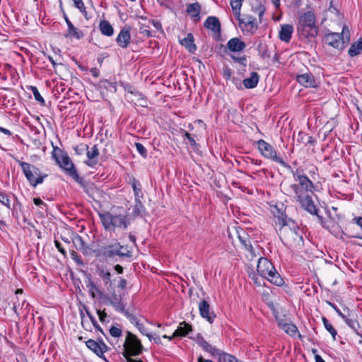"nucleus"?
Segmentation results:
<instances>
[{
    "mask_svg": "<svg viewBox=\"0 0 362 362\" xmlns=\"http://www.w3.org/2000/svg\"><path fill=\"white\" fill-rule=\"evenodd\" d=\"M135 146L137 151L142 156V157L146 158L147 151L146 148L140 143H136Z\"/></svg>",
    "mask_w": 362,
    "mask_h": 362,
    "instance_id": "nucleus-47",
    "label": "nucleus"
},
{
    "mask_svg": "<svg viewBox=\"0 0 362 362\" xmlns=\"http://www.w3.org/2000/svg\"><path fill=\"white\" fill-rule=\"evenodd\" d=\"M302 231L295 225H283L279 229V236L283 243L290 247H298L303 245Z\"/></svg>",
    "mask_w": 362,
    "mask_h": 362,
    "instance_id": "nucleus-1",
    "label": "nucleus"
},
{
    "mask_svg": "<svg viewBox=\"0 0 362 362\" xmlns=\"http://www.w3.org/2000/svg\"><path fill=\"white\" fill-rule=\"evenodd\" d=\"M88 146L86 144H81L76 146L74 148L75 152L78 155H82L86 150H88Z\"/></svg>",
    "mask_w": 362,
    "mask_h": 362,
    "instance_id": "nucleus-46",
    "label": "nucleus"
},
{
    "mask_svg": "<svg viewBox=\"0 0 362 362\" xmlns=\"http://www.w3.org/2000/svg\"><path fill=\"white\" fill-rule=\"evenodd\" d=\"M100 220L105 229L111 230L115 228L125 230L130 224L127 215L124 214H113L106 212L100 214Z\"/></svg>",
    "mask_w": 362,
    "mask_h": 362,
    "instance_id": "nucleus-4",
    "label": "nucleus"
},
{
    "mask_svg": "<svg viewBox=\"0 0 362 362\" xmlns=\"http://www.w3.org/2000/svg\"><path fill=\"white\" fill-rule=\"evenodd\" d=\"M54 244H55V246L58 249V250L63 255H66V251L64 249V247L62 246V244L58 241V240H55L54 241Z\"/></svg>",
    "mask_w": 362,
    "mask_h": 362,
    "instance_id": "nucleus-54",
    "label": "nucleus"
},
{
    "mask_svg": "<svg viewBox=\"0 0 362 362\" xmlns=\"http://www.w3.org/2000/svg\"><path fill=\"white\" fill-rule=\"evenodd\" d=\"M35 99L38 101L41 105H44L45 102L43 98L41 96L40 93H39L37 88L35 86H31L30 88Z\"/></svg>",
    "mask_w": 362,
    "mask_h": 362,
    "instance_id": "nucleus-43",
    "label": "nucleus"
},
{
    "mask_svg": "<svg viewBox=\"0 0 362 362\" xmlns=\"http://www.w3.org/2000/svg\"><path fill=\"white\" fill-rule=\"evenodd\" d=\"M349 31L345 26L343 28L341 34L339 33H328L325 37V42L336 49H341L344 45L349 40Z\"/></svg>",
    "mask_w": 362,
    "mask_h": 362,
    "instance_id": "nucleus-8",
    "label": "nucleus"
},
{
    "mask_svg": "<svg viewBox=\"0 0 362 362\" xmlns=\"http://www.w3.org/2000/svg\"><path fill=\"white\" fill-rule=\"evenodd\" d=\"M322 322L325 329L331 334L334 340L336 339V335L337 334V330L333 327L332 324L328 321L326 317H322Z\"/></svg>",
    "mask_w": 362,
    "mask_h": 362,
    "instance_id": "nucleus-39",
    "label": "nucleus"
},
{
    "mask_svg": "<svg viewBox=\"0 0 362 362\" xmlns=\"http://www.w3.org/2000/svg\"><path fill=\"white\" fill-rule=\"evenodd\" d=\"M86 344L87 347L95 353L98 356L101 357L107 351V346L104 343L99 344L93 339H89Z\"/></svg>",
    "mask_w": 362,
    "mask_h": 362,
    "instance_id": "nucleus-21",
    "label": "nucleus"
},
{
    "mask_svg": "<svg viewBox=\"0 0 362 362\" xmlns=\"http://www.w3.org/2000/svg\"><path fill=\"white\" fill-rule=\"evenodd\" d=\"M33 202L37 206H40L41 204H44L43 202L40 198H34Z\"/></svg>",
    "mask_w": 362,
    "mask_h": 362,
    "instance_id": "nucleus-61",
    "label": "nucleus"
},
{
    "mask_svg": "<svg viewBox=\"0 0 362 362\" xmlns=\"http://www.w3.org/2000/svg\"><path fill=\"white\" fill-rule=\"evenodd\" d=\"M186 11L192 18H194L195 21H200L201 5L199 3L196 2L188 4Z\"/></svg>",
    "mask_w": 362,
    "mask_h": 362,
    "instance_id": "nucleus-24",
    "label": "nucleus"
},
{
    "mask_svg": "<svg viewBox=\"0 0 362 362\" xmlns=\"http://www.w3.org/2000/svg\"><path fill=\"white\" fill-rule=\"evenodd\" d=\"M107 300H108L110 305L115 308L119 312L124 313V305L122 301L121 295H118L115 293V291L111 292L110 296L105 297Z\"/></svg>",
    "mask_w": 362,
    "mask_h": 362,
    "instance_id": "nucleus-16",
    "label": "nucleus"
},
{
    "mask_svg": "<svg viewBox=\"0 0 362 362\" xmlns=\"http://www.w3.org/2000/svg\"><path fill=\"white\" fill-rule=\"evenodd\" d=\"M86 286L93 298L98 297L99 298H103L105 297L103 292L90 279L88 280Z\"/></svg>",
    "mask_w": 362,
    "mask_h": 362,
    "instance_id": "nucleus-27",
    "label": "nucleus"
},
{
    "mask_svg": "<svg viewBox=\"0 0 362 362\" xmlns=\"http://www.w3.org/2000/svg\"><path fill=\"white\" fill-rule=\"evenodd\" d=\"M295 180L298 182V184H291L288 186H284L286 193H293L294 195H296L302 193H312L313 192L314 185L306 175Z\"/></svg>",
    "mask_w": 362,
    "mask_h": 362,
    "instance_id": "nucleus-6",
    "label": "nucleus"
},
{
    "mask_svg": "<svg viewBox=\"0 0 362 362\" xmlns=\"http://www.w3.org/2000/svg\"><path fill=\"white\" fill-rule=\"evenodd\" d=\"M193 42L194 37L191 33L187 34L186 37L180 40L181 45L185 46L190 52H194L197 48Z\"/></svg>",
    "mask_w": 362,
    "mask_h": 362,
    "instance_id": "nucleus-29",
    "label": "nucleus"
},
{
    "mask_svg": "<svg viewBox=\"0 0 362 362\" xmlns=\"http://www.w3.org/2000/svg\"><path fill=\"white\" fill-rule=\"evenodd\" d=\"M362 51V39L354 43L349 49V54L351 57L356 56L361 54Z\"/></svg>",
    "mask_w": 362,
    "mask_h": 362,
    "instance_id": "nucleus-34",
    "label": "nucleus"
},
{
    "mask_svg": "<svg viewBox=\"0 0 362 362\" xmlns=\"http://www.w3.org/2000/svg\"><path fill=\"white\" fill-rule=\"evenodd\" d=\"M150 23H151V21H148V22H146V23L139 22L140 33L143 34L145 37H149L151 36V33L149 30V28H150L149 24Z\"/></svg>",
    "mask_w": 362,
    "mask_h": 362,
    "instance_id": "nucleus-37",
    "label": "nucleus"
},
{
    "mask_svg": "<svg viewBox=\"0 0 362 362\" xmlns=\"http://www.w3.org/2000/svg\"><path fill=\"white\" fill-rule=\"evenodd\" d=\"M0 132L8 136L11 135V132L8 129L1 127H0Z\"/></svg>",
    "mask_w": 362,
    "mask_h": 362,
    "instance_id": "nucleus-63",
    "label": "nucleus"
},
{
    "mask_svg": "<svg viewBox=\"0 0 362 362\" xmlns=\"http://www.w3.org/2000/svg\"><path fill=\"white\" fill-rule=\"evenodd\" d=\"M279 325L286 333L291 337H294L298 334V329L293 324L279 322Z\"/></svg>",
    "mask_w": 362,
    "mask_h": 362,
    "instance_id": "nucleus-30",
    "label": "nucleus"
},
{
    "mask_svg": "<svg viewBox=\"0 0 362 362\" xmlns=\"http://www.w3.org/2000/svg\"><path fill=\"white\" fill-rule=\"evenodd\" d=\"M204 26L214 34L220 35L221 30V23L217 17L209 16L204 23Z\"/></svg>",
    "mask_w": 362,
    "mask_h": 362,
    "instance_id": "nucleus-15",
    "label": "nucleus"
},
{
    "mask_svg": "<svg viewBox=\"0 0 362 362\" xmlns=\"http://www.w3.org/2000/svg\"><path fill=\"white\" fill-rule=\"evenodd\" d=\"M110 334L114 337H119L122 335V330L117 327L112 326L110 329Z\"/></svg>",
    "mask_w": 362,
    "mask_h": 362,
    "instance_id": "nucleus-50",
    "label": "nucleus"
},
{
    "mask_svg": "<svg viewBox=\"0 0 362 362\" xmlns=\"http://www.w3.org/2000/svg\"><path fill=\"white\" fill-rule=\"evenodd\" d=\"M115 269L118 274H122L123 272V267L119 264H117L115 267Z\"/></svg>",
    "mask_w": 362,
    "mask_h": 362,
    "instance_id": "nucleus-62",
    "label": "nucleus"
},
{
    "mask_svg": "<svg viewBox=\"0 0 362 362\" xmlns=\"http://www.w3.org/2000/svg\"><path fill=\"white\" fill-rule=\"evenodd\" d=\"M184 134H185V138L188 139V141H189L191 146L193 148V149L194 150L197 149L199 145L197 144V143L196 142L194 139L191 136V134L189 133H188L187 132H185Z\"/></svg>",
    "mask_w": 362,
    "mask_h": 362,
    "instance_id": "nucleus-44",
    "label": "nucleus"
},
{
    "mask_svg": "<svg viewBox=\"0 0 362 362\" xmlns=\"http://www.w3.org/2000/svg\"><path fill=\"white\" fill-rule=\"evenodd\" d=\"M0 202L6 206L8 209H11L10 199L8 196L0 192Z\"/></svg>",
    "mask_w": 362,
    "mask_h": 362,
    "instance_id": "nucleus-45",
    "label": "nucleus"
},
{
    "mask_svg": "<svg viewBox=\"0 0 362 362\" xmlns=\"http://www.w3.org/2000/svg\"><path fill=\"white\" fill-rule=\"evenodd\" d=\"M313 192L312 193H302L294 195L296 200L300 204L302 208L311 214H317V209L313 200Z\"/></svg>",
    "mask_w": 362,
    "mask_h": 362,
    "instance_id": "nucleus-11",
    "label": "nucleus"
},
{
    "mask_svg": "<svg viewBox=\"0 0 362 362\" xmlns=\"http://www.w3.org/2000/svg\"><path fill=\"white\" fill-rule=\"evenodd\" d=\"M136 327L142 334L146 335L150 341L152 340V335L147 332L146 329L142 324L139 323Z\"/></svg>",
    "mask_w": 362,
    "mask_h": 362,
    "instance_id": "nucleus-49",
    "label": "nucleus"
},
{
    "mask_svg": "<svg viewBox=\"0 0 362 362\" xmlns=\"http://www.w3.org/2000/svg\"><path fill=\"white\" fill-rule=\"evenodd\" d=\"M52 156L57 163L65 171V173L72 177L77 183L83 186V179L80 177L77 170L71 160L68 154L62 151L59 148H54L52 152Z\"/></svg>",
    "mask_w": 362,
    "mask_h": 362,
    "instance_id": "nucleus-2",
    "label": "nucleus"
},
{
    "mask_svg": "<svg viewBox=\"0 0 362 362\" xmlns=\"http://www.w3.org/2000/svg\"><path fill=\"white\" fill-rule=\"evenodd\" d=\"M86 156H87V160L85 161V163L90 166V167H94L98 163V158L99 156V150L97 146V145H94L93 147L88 150H86Z\"/></svg>",
    "mask_w": 362,
    "mask_h": 362,
    "instance_id": "nucleus-18",
    "label": "nucleus"
},
{
    "mask_svg": "<svg viewBox=\"0 0 362 362\" xmlns=\"http://www.w3.org/2000/svg\"><path fill=\"white\" fill-rule=\"evenodd\" d=\"M127 351L129 355L136 356L142 352L143 346L137 337L130 332H127L126 339L124 344Z\"/></svg>",
    "mask_w": 362,
    "mask_h": 362,
    "instance_id": "nucleus-10",
    "label": "nucleus"
},
{
    "mask_svg": "<svg viewBox=\"0 0 362 362\" xmlns=\"http://www.w3.org/2000/svg\"><path fill=\"white\" fill-rule=\"evenodd\" d=\"M199 344L203 349L211 353L212 355H216L218 354V350L216 348L213 347L205 340L200 341L199 342Z\"/></svg>",
    "mask_w": 362,
    "mask_h": 362,
    "instance_id": "nucleus-38",
    "label": "nucleus"
},
{
    "mask_svg": "<svg viewBox=\"0 0 362 362\" xmlns=\"http://www.w3.org/2000/svg\"><path fill=\"white\" fill-rule=\"evenodd\" d=\"M246 44L238 37H233L227 42V48L231 52H239L245 49Z\"/></svg>",
    "mask_w": 362,
    "mask_h": 362,
    "instance_id": "nucleus-20",
    "label": "nucleus"
},
{
    "mask_svg": "<svg viewBox=\"0 0 362 362\" xmlns=\"http://www.w3.org/2000/svg\"><path fill=\"white\" fill-rule=\"evenodd\" d=\"M332 305V308L336 310V312L339 314V315L340 317H341L344 320L346 318V315H344V313H342L341 312V310L337 308V306L334 305Z\"/></svg>",
    "mask_w": 362,
    "mask_h": 362,
    "instance_id": "nucleus-60",
    "label": "nucleus"
},
{
    "mask_svg": "<svg viewBox=\"0 0 362 362\" xmlns=\"http://www.w3.org/2000/svg\"><path fill=\"white\" fill-rule=\"evenodd\" d=\"M144 205L141 201V199H135V204L133 209V213L134 215H140L141 212L144 211Z\"/></svg>",
    "mask_w": 362,
    "mask_h": 362,
    "instance_id": "nucleus-42",
    "label": "nucleus"
},
{
    "mask_svg": "<svg viewBox=\"0 0 362 362\" xmlns=\"http://www.w3.org/2000/svg\"><path fill=\"white\" fill-rule=\"evenodd\" d=\"M238 238L245 250L248 251L250 253L247 257L250 258V259L256 257L255 249L251 244V241L248 235H245V236H241L240 234H238Z\"/></svg>",
    "mask_w": 362,
    "mask_h": 362,
    "instance_id": "nucleus-22",
    "label": "nucleus"
},
{
    "mask_svg": "<svg viewBox=\"0 0 362 362\" xmlns=\"http://www.w3.org/2000/svg\"><path fill=\"white\" fill-rule=\"evenodd\" d=\"M123 356L127 358V362H143L141 360H135L129 356V354L127 351L123 352Z\"/></svg>",
    "mask_w": 362,
    "mask_h": 362,
    "instance_id": "nucleus-55",
    "label": "nucleus"
},
{
    "mask_svg": "<svg viewBox=\"0 0 362 362\" xmlns=\"http://www.w3.org/2000/svg\"><path fill=\"white\" fill-rule=\"evenodd\" d=\"M18 163L21 167L25 177L33 187H36L38 184L42 183L44 177H47V175L42 176L40 170L33 165L20 160H18Z\"/></svg>",
    "mask_w": 362,
    "mask_h": 362,
    "instance_id": "nucleus-7",
    "label": "nucleus"
},
{
    "mask_svg": "<svg viewBox=\"0 0 362 362\" xmlns=\"http://www.w3.org/2000/svg\"><path fill=\"white\" fill-rule=\"evenodd\" d=\"M99 276L103 279L104 284L107 286V289H109L112 286L111 274L103 269L100 271Z\"/></svg>",
    "mask_w": 362,
    "mask_h": 362,
    "instance_id": "nucleus-36",
    "label": "nucleus"
},
{
    "mask_svg": "<svg viewBox=\"0 0 362 362\" xmlns=\"http://www.w3.org/2000/svg\"><path fill=\"white\" fill-rule=\"evenodd\" d=\"M293 175L295 180L304 176L303 169L302 168H297L295 171H293Z\"/></svg>",
    "mask_w": 362,
    "mask_h": 362,
    "instance_id": "nucleus-51",
    "label": "nucleus"
},
{
    "mask_svg": "<svg viewBox=\"0 0 362 362\" xmlns=\"http://www.w3.org/2000/svg\"><path fill=\"white\" fill-rule=\"evenodd\" d=\"M199 310L200 315L203 318L207 320L208 322L212 323L216 317L214 312L210 311V305L206 300H202L199 304Z\"/></svg>",
    "mask_w": 362,
    "mask_h": 362,
    "instance_id": "nucleus-14",
    "label": "nucleus"
},
{
    "mask_svg": "<svg viewBox=\"0 0 362 362\" xmlns=\"http://www.w3.org/2000/svg\"><path fill=\"white\" fill-rule=\"evenodd\" d=\"M118 247L119 243L116 241L112 244L100 247L98 252L105 258H112L115 256H117Z\"/></svg>",
    "mask_w": 362,
    "mask_h": 362,
    "instance_id": "nucleus-13",
    "label": "nucleus"
},
{
    "mask_svg": "<svg viewBox=\"0 0 362 362\" xmlns=\"http://www.w3.org/2000/svg\"><path fill=\"white\" fill-rule=\"evenodd\" d=\"M297 30L299 34L305 37L317 35V29L315 25V17L314 13L307 12L302 15L298 21Z\"/></svg>",
    "mask_w": 362,
    "mask_h": 362,
    "instance_id": "nucleus-5",
    "label": "nucleus"
},
{
    "mask_svg": "<svg viewBox=\"0 0 362 362\" xmlns=\"http://www.w3.org/2000/svg\"><path fill=\"white\" fill-rule=\"evenodd\" d=\"M74 2L75 6L79 9V11L82 13L86 14V7L84 6L83 2L82 0H73Z\"/></svg>",
    "mask_w": 362,
    "mask_h": 362,
    "instance_id": "nucleus-48",
    "label": "nucleus"
},
{
    "mask_svg": "<svg viewBox=\"0 0 362 362\" xmlns=\"http://www.w3.org/2000/svg\"><path fill=\"white\" fill-rule=\"evenodd\" d=\"M71 258L75 260L78 264H81L82 261L81 260L80 257H78L76 252L72 250L71 252Z\"/></svg>",
    "mask_w": 362,
    "mask_h": 362,
    "instance_id": "nucleus-53",
    "label": "nucleus"
},
{
    "mask_svg": "<svg viewBox=\"0 0 362 362\" xmlns=\"http://www.w3.org/2000/svg\"><path fill=\"white\" fill-rule=\"evenodd\" d=\"M232 58H233V59L235 62H238L240 64H245V62H246L245 57H232Z\"/></svg>",
    "mask_w": 362,
    "mask_h": 362,
    "instance_id": "nucleus-57",
    "label": "nucleus"
},
{
    "mask_svg": "<svg viewBox=\"0 0 362 362\" xmlns=\"http://www.w3.org/2000/svg\"><path fill=\"white\" fill-rule=\"evenodd\" d=\"M72 242L75 246V247L78 250L81 251L83 254L88 255L90 253V250L88 246H87L84 242V240L82 239V238L78 235H75L72 238Z\"/></svg>",
    "mask_w": 362,
    "mask_h": 362,
    "instance_id": "nucleus-25",
    "label": "nucleus"
},
{
    "mask_svg": "<svg viewBox=\"0 0 362 362\" xmlns=\"http://www.w3.org/2000/svg\"><path fill=\"white\" fill-rule=\"evenodd\" d=\"M297 81L306 88H314L317 86L316 81L310 73H305L297 76Z\"/></svg>",
    "mask_w": 362,
    "mask_h": 362,
    "instance_id": "nucleus-19",
    "label": "nucleus"
},
{
    "mask_svg": "<svg viewBox=\"0 0 362 362\" xmlns=\"http://www.w3.org/2000/svg\"><path fill=\"white\" fill-rule=\"evenodd\" d=\"M117 256L121 257H130L132 256V252L128 249L127 246H123L119 243Z\"/></svg>",
    "mask_w": 362,
    "mask_h": 362,
    "instance_id": "nucleus-40",
    "label": "nucleus"
},
{
    "mask_svg": "<svg viewBox=\"0 0 362 362\" xmlns=\"http://www.w3.org/2000/svg\"><path fill=\"white\" fill-rule=\"evenodd\" d=\"M118 286L122 289H124L127 286V280L124 279H121L119 282Z\"/></svg>",
    "mask_w": 362,
    "mask_h": 362,
    "instance_id": "nucleus-59",
    "label": "nucleus"
},
{
    "mask_svg": "<svg viewBox=\"0 0 362 362\" xmlns=\"http://www.w3.org/2000/svg\"><path fill=\"white\" fill-rule=\"evenodd\" d=\"M259 81V76L257 72H252L248 78L243 81L245 88L250 89L257 86Z\"/></svg>",
    "mask_w": 362,
    "mask_h": 362,
    "instance_id": "nucleus-26",
    "label": "nucleus"
},
{
    "mask_svg": "<svg viewBox=\"0 0 362 362\" xmlns=\"http://www.w3.org/2000/svg\"><path fill=\"white\" fill-rule=\"evenodd\" d=\"M293 31V28L291 25H282L279 33V39L285 42H288L291 38Z\"/></svg>",
    "mask_w": 362,
    "mask_h": 362,
    "instance_id": "nucleus-23",
    "label": "nucleus"
},
{
    "mask_svg": "<svg viewBox=\"0 0 362 362\" xmlns=\"http://www.w3.org/2000/svg\"><path fill=\"white\" fill-rule=\"evenodd\" d=\"M117 43L122 48H127L131 41L130 28H124L116 38Z\"/></svg>",
    "mask_w": 362,
    "mask_h": 362,
    "instance_id": "nucleus-17",
    "label": "nucleus"
},
{
    "mask_svg": "<svg viewBox=\"0 0 362 362\" xmlns=\"http://www.w3.org/2000/svg\"><path fill=\"white\" fill-rule=\"evenodd\" d=\"M257 270L261 276L266 278L271 283L276 286L283 285L284 279L276 272L272 263L267 258L259 259Z\"/></svg>",
    "mask_w": 362,
    "mask_h": 362,
    "instance_id": "nucleus-3",
    "label": "nucleus"
},
{
    "mask_svg": "<svg viewBox=\"0 0 362 362\" xmlns=\"http://www.w3.org/2000/svg\"><path fill=\"white\" fill-rule=\"evenodd\" d=\"M257 146L259 151L264 158L276 162L282 166L286 165L283 158L277 155L276 150L269 144L260 139L257 141Z\"/></svg>",
    "mask_w": 362,
    "mask_h": 362,
    "instance_id": "nucleus-9",
    "label": "nucleus"
},
{
    "mask_svg": "<svg viewBox=\"0 0 362 362\" xmlns=\"http://www.w3.org/2000/svg\"><path fill=\"white\" fill-rule=\"evenodd\" d=\"M344 321L346 322V323L347 324V325L349 327H350L358 334H359L358 331V329L360 328V325L356 320H355L354 319L349 318L348 316H346V318L344 319Z\"/></svg>",
    "mask_w": 362,
    "mask_h": 362,
    "instance_id": "nucleus-41",
    "label": "nucleus"
},
{
    "mask_svg": "<svg viewBox=\"0 0 362 362\" xmlns=\"http://www.w3.org/2000/svg\"><path fill=\"white\" fill-rule=\"evenodd\" d=\"M97 313L98 315L99 319L101 322H104L105 317H107V314L105 313V310L101 311L100 310H97Z\"/></svg>",
    "mask_w": 362,
    "mask_h": 362,
    "instance_id": "nucleus-56",
    "label": "nucleus"
},
{
    "mask_svg": "<svg viewBox=\"0 0 362 362\" xmlns=\"http://www.w3.org/2000/svg\"><path fill=\"white\" fill-rule=\"evenodd\" d=\"M100 30L101 33L106 36H112L114 33L112 26L107 21H102L100 23Z\"/></svg>",
    "mask_w": 362,
    "mask_h": 362,
    "instance_id": "nucleus-32",
    "label": "nucleus"
},
{
    "mask_svg": "<svg viewBox=\"0 0 362 362\" xmlns=\"http://www.w3.org/2000/svg\"><path fill=\"white\" fill-rule=\"evenodd\" d=\"M244 0H230V6L237 19L240 17V10Z\"/></svg>",
    "mask_w": 362,
    "mask_h": 362,
    "instance_id": "nucleus-33",
    "label": "nucleus"
},
{
    "mask_svg": "<svg viewBox=\"0 0 362 362\" xmlns=\"http://www.w3.org/2000/svg\"><path fill=\"white\" fill-rule=\"evenodd\" d=\"M151 23H152L157 30H160L162 29V25L158 21H151Z\"/></svg>",
    "mask_w": 362,
    "mask_h": 362,
    "instance_id": "nucleus-58",
    "label": "nucleus"
},
{
    "mask_svg": "<svg viewBox=\"0 0 362 362\" xmlns=\"http://www.w3.org/2000/svg\"><path fill=\"white\" fill-rule=\"evenodd\" d=\"M129 319L131 323L134 324L136 327L139 324L138 319L133 315L126 314Z\"/></svg>",
    "mask_w": 362,
    "mask_h": 362,
    "instance_id": "nucleus-52",
    "label": "nucleus"
},
{
    "mask_svg": "<svg viewBox=\"0 0 362 362\" xmlns=\"http://www.w3.org/2000/svg\"><path fill=\"white\" fill-rule=\"evenodd\" d=\"M132 187L134 192L135 199H141L143 197V192L141 189V185L135 178L132 181Z\"/></svg>",
    "mask_w": 362,
    "mask_h": 362,
    "instance_id": "nucleus-35",
    "label": "nucleus"
},
{
    "mask_svg": "<svg viewBox=\"0 0 362 362\" xmlns=\"http://www.w3.org/2000/svg\"><path fill=\"white\" fill-rule=\"evenodd\" d=\"M239 21V26L243 32H247L253 34L258 28L256 20L252 16H247L245 18L238 19Z\"/></svg>",
    "mask_w": 362,
    "mask_h": 362,
    "instance_id": "nucleus-12",
    "label": "nucleus"
},
{
    "mask_svg": "<svg viewBox=\"0 0 362 362\" xmlns=\"http://www.w3.org/2000/svg\"><path fill=\"white\" fill-rule=\"evenodd\" d=\"M315 362H325L324 359L318 354H315Z\"/></svg>",
    "mask_w": 362,
    "mask_h": 362,
    "instance_id": "nucleus-64",
    "label": "nucleus"
},
{
    "mask_svg": "<svg viewBox=\"0 0 362 362\" xmlns=\"http://www.w3.org/2000/svg\"><path fill=\"white\" fill-rule=\"evenodd\" d=\"M66 33L64 35L66 37H74L76 39H81L83 37V33L75 27L72 23H69Z\"/></svg>",
    "mask_w": 362,
    "mask_h": 362,
    "instance_id": "nucleus-28",
    "label": "nucleus"
},
{
    "mask_svg": "<svg viewBox=\"0 0 362 362\" xmlns=\"http://www.w3.org/2000/svg\"><path fill=\"white\" fill-rule=\"evenodd\" d=\"M190 331H192L191 326L189 324L186 323L185 322H183L180 323V326L175 331V332L173 333V337H184L186 336Z\"/></svg>",
    "mask_w": 362,
    "mask_h": 362,
    "instance_id": "nucleus-31",
    "label": "nucleus"
}]
</instances>
